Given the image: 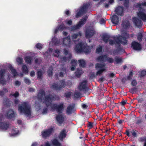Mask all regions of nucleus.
<instances>
[{
    "label": "nucleus",
    "mask_w": 146,
    "mask_h": 146,
    "mask_svg": "<svg viewBox=\"0 0 146 146\" xmlns=\"http://www.w3.org/2000/svg\"><path fill=\"white\" fill-rule=\"evenodd\" d=\"M38 99L41 102L44 103L48 107H51L52 110H55L57 112L60 113L56 115V120L59 124H61L64 122L65 116L62 114H60L64 108L63 104L62 103L51 104V102L54 100V97L51 96H46L44 91L42 90L39 91L38 95Z\"/></svg>",
    "instance_id": "1"
},
{
    "label": "nucleus",
    "mask_w": 146,
    "mask_h": 146,
    "mask_svg": "<svg viewBox=\"0 0 146 146\" xmlns=\"http://www.w3.org/2000/svg\"><path fill=\"white\" fill-rule=\"evenodd\" d=\"M129 25V22L126 21L123 22L122 24V29L121 31L122 36H119L118 37L113 38V39L115 41H113L110 39L109 44L111 45L113 44L115 42L117 43H121L125 45L127 44V41L126 38L128 36L126 32V29Z\"/></svg>",
    "instance_id": "2"
},
{
    "label": "nucleus",
    "mask_w": 146,
    "mask_h": 146,
    "mask_svg": "<svg viewBox=\"0 0 146 146\" xmlns=\"http://www.w3.org/2000/svg\"><path fill=\"white\" fill-rule=\"evenodd\" d=\"M146 6V3L144 2L143 3L141 4L140 3L136 4L133 7L135 9H138L139 10V12L137 13V15L143 21H146V14L145 11L143 8L144 6Z\"/></svg>",
    "instance_id": "3"
},
{
    "label": "nucleus",
    "mask_w": 146,
    "mask_h": 146,
    "mask_svg": "<svg viewBox=\"0 0 146 146\" xmlns=\"http://www.w3.org/2000/svg\"><path fill=\"white\" fill-rule=\"evenodd\" d=\"M18 110L21 114H24L29 118L31 115L30 107L27 102H23L22 106H19Z\"/></svg>",
    "instance_id": "4"
},
{
    "label": "nucleus",
    "mask_w": 146,
    "mask_h": 146,
    "mask_svg": "<svg viewBox=\"0 0 146 146\" xmlns=\"http://www.w3.org/2000/svg\"><path fill=\"white\" fill-rule=\"evenodd\" d=\"M92 48V46L90 47L87 46L86 43L82 44V42H80L76 46L74 49L78 53L84 52L86 54L90 52Z\"/></svg>",
    "instance_id": "5"
},
{
    "label": "nucleus",
    "mask_w": 146,
    "mask_h": 146,
    "mask_svg": "<svg viewBox=\"0 0 146 146\" xmlns=\"http://www.w3.org/2000/svg\"><path fill=\"white\" fill-rule=\"evenodd\" d=\"M64 53L66 57V58L63 57V58L59 56L60 54V52L58 50H55L53 54L54 55L57 57H58L60 58V61L62 62H64L66 61L67 60H69V59L71 58V54L68 52V50H64Z\"/></svg>",
    "instance_id": "6"
},
{
    "label": "nucleus",
    "mask_w": 146,
    "mask_h": 146,
    "mask_svg": "<svg viewBox=\"0 0 146 146\" xmlns=\"http://www.w3.org/2000/svg\"><path fill=\"white\" fill-rule=\"evenodd\" d=\"M88 18L87 16L84 17L79 22L78 24L76 26H74L72 28L70 29V31H73L76 29H79L81 26L83 25L85 23Z\"/></svg>",
    "instance_id": "7"
},
{
    "label": "nucleus",
    "mask_w": 146,
    "mask_h": 146,
    "mask_svg": "<svg viewBox=\"0 0 146 146\" xmlns=\"http://www.w3.org/2000/svg\"><path fill=\"white\" fill-rule=\"evenodd\" d=\"M104 64H100L97 63L96 65V70H98L97 72V75H100L104 71L106 70V68Z\"/></svg>",
    "instance_id": "8"
},
{
    "label": "nucleus",
    "mask_w": 146,
    "mask_h": 146,
    "mask_svg": "<svg viewBox=\"0 0 146 146\" xmlns=\"http://www.w3.org/2000/svg\"><path fill=\"white\" fill-rule=\"evenodd\" d=\"M70 40V36L63 38L61 43L64 48H68L71 46Z\"/></svg>",
    "instance_id": "9"
},
{
    "label": "nucleus",
    "mask_w": 146,
    "mask_h": 146,
    "mask_svg": "<svg viewBox=\"0 0 146 146\" xmlns=\"http://www.w3.org/2000/svg\"><path fill=\"white\" fill-rule=\"evenodd\" d=\"M66 84L64 81H61L59 83V85L56 84H54L50 85V87L56 90H59L61 88L65 87Z\"/></svg>",
    "instance_id": "10"
},
{
    "label": "nucleus",
    "mask_w": 146,
    "mask_h": 146,
    "mask_svg": "<svg viewBox=\"0 0 146 146\" xmlns=\"http://www.w3.org/2000/svg\"><path fill=\"white\" fill-rule=\"evenodd\" d=\"M89 7V6L87 4L84 5L80 11L78 12L77 11V13L76 16V17H78L82 14H83L84 13H85L87 11V9Z\"/></svg>",
    "instance_id": "11"
},
{
    "label": "nucleus",
    "mask_w": 146,
    "mask_h": 146,
    "mask_svg": "<svg viewBox=\"0 0 146 146\" xmlns=\"http://www.w3.org/2000/svg\"><path fill=\"white\" fill-rule=\"evenodd\" d=\"M3 118V116L1 115H0V129L5 131L7 130L9 126V125L6 123L1 122Z\"/></svg>",
    "instance_id": "12"
},
{
    "label": "nucleus",
    "mask_w": 146,
    "mask_h": 146,
    "mask_svg": "<svg viewBox=\"0 0 146 146\" xmlns=\"http://www.w3.org/2000/svg\"><path fill=\"white\" fill-rule=\"evenodd\" d=\"M99 62H104L108 60L110 63H112L113 62V59L111 58H108L106 55H104V56H100L97 59Z\"/></svg>",
    "instance_id": "13"
},
{
    "label": "nucleus",
    "mask_w": 146,
    "mask_h": 146,
    "mask_svg": "<svg viewBox=\"0 0 146 146\" xmlns=\"http://www.w3.org/2000/svg\"><path fill=\"white\" fill-rule=\"evenodd\" d=\"M131 46L133 49L136 50H140L141 49V46L140 44L136 42H133L131 44Z\"/></svg>",
    "instance_id": "14"
},
{
    "label": "nucleus",
    "mask_w": 146,
    "mask_h": 146,
    "mask_svg": "<svg viewBox=\"0 0 146 146\" xmlns=\"http://www.w3.org/2000/svg\"><path fill=\"white\" fill-rule=\"evenodd\" d=\"M5 117L11 119L15 116V114L14 111L12 110H9L5 115Z\"/></svg>",
    "instance_id": "15"
},
{
    "label": "nucleus",
    "mask_w": 146,
    "mask_h": 146,
    "mask_svg": "<svg viewBox=\"0 0 146 146\" xmlns=\"http://www.w3.org/2000/svg\"><path fill=\"white\" fill-rule=\"evenodd\" d=\"M111 20L112 23L115 24H117L120 19H119L116 15H114L111 17Z\"/></svg>",
    "instance_id": "16"
},
{
    "label": "nucleus",
    "mask_w": 146,
    "mask_h": 146,
    "mask_svg": "<svg viewBox=\"0 0 146 146\" xmlns=\"http://www.w3.org/2000/svg\"><path fill=\"white\" fill-rule=\"evenodd\" d=\"M5 72V71L4 69L1 70L0 72V83L4 85L5 84V81L3 79L4 74Z\"/></svg>",
    "instance_id": "17"
},
{
    "label": "nucleus",
    "mask_w": 146,
    "mask_h": 146,
    "mask_svg": "<svg viewBox=\"0 0 146 146\" xmlns=\"http://www.w3.org/2000/svg\"><path fill=\"white\" fill-rule=\"evenodd\" d=\"M86 81L84 80L80 83L78 86V88L80 91L84 90L86 87Z\"/></svg>",
    "instance_id": "18"
},
{
    "label": "nucleus",
    "mask_w": 146,
    "mask_h": 146,
    "mask_svg": "<svg viewBox=\"0 0 146 146\" xmlns=\"http://www.w3.org/2000/svg\"><path fill=\"white\" fill-rule=\"evenodd\" d=\"M133 22L135 23V25L138 27H141L142 25L141 21L136 17H134L133 19Z\"/></svg>",
    "instance_id": "19"
},
{
    "label": "nucleus",
    "mask_w": 146,
    "mask_h": 146,
    "mask_svg": "<svg viewBox=\"0 0 146 146\" xmlns=\"http://www.w3.org/2000/svg\"><path fill=\"white\" fill-rule=\"evenodd\" d=\"M53 131V129L52 128H50L48 130L42 132V135L43 137H46L52 133Z\"/></svg>",
    "instance_id": "20"
},
{
    "label": "nucleus",
    "mask_w": 146,
    "mask_h": 146,
    "mask_svg": "<svg viewBox=\"0 0 146 146\" xmlns=\"http://www.w3.org/2000/svg\"><path fill=\"white\" fill-rule=\"evenodd\" d=\"M94 31L93 29L87 30L86 32V36L87 38H90L94 34Z\"/></svg>",
    "instance_id": "21"
},
{
    "label": "nucleus",
    "mask_w": 146,
    "mask_h": 146,
    "mask_svg": "<svg viewBox=\"0 0 146 146\" xmlns=\"http://www.w3.org/2000/svg\"><path fill=\"white\" fill-rule=\"evenodd\" d=\"M66 135V130L65 129H63L60 132L59 138L62 141L63 140V139L64 138Z\"/></svg>",
    "instance_id": "22"
},
{
    "label": "nucleus",
    "mask_w": 146,
    "mask_h": 146,
    "mask_svg": "<svg viewBox=\"0 0 146 146\" xmlns=\"http://www.w3.org/2000/svg\"><path fill=\"white\" fill-rule=\"evenodd\" d=\"M19 133L20 132L18 129L16 128H13L11 129L10 134L12 136H15L19 134Z\"/></svg>",
    "instance_id": "23"
},
{
    "label": "nucleus",
    "mask_w": 146,
    "mask_h": 146,
    "mask_svg": "<svg viewBox=\"0 0 146 146\" xmlns=\"http://www.w3.org/2000/svg\"><path fill=\"white\" fill-rule=\"evenodd\" d=\"M123 8L121 7H119L116 8L115 12L117 14L121 15L123 13Z\"/></svg>",
    "instance_id": "24"
},
{
    "label": "nucleus",
    "mask_w": 146,
    "mask_h": 146,
    "mask_svg": "<svg viewBox=\"0 0 146 146\" xmlns=\"http://www.w3.org/2000/svg\"><path fill=\"white\" fill-rule=\"evenodd\" d=\"M66 29V27H65L64 25H62L59 27H57L54 30V33H56L58 31H62L63 30Z\"/></svg>",
    "instance_id": "25"
},
{
    "label": "nucleus",
    "mask_w": 146,
    "mask_h": 146,
    "mask_svg": "<svg viewBox=\"0 0 146 146\" xmlns=\"http://www.w3.org/2000/svg\"><path fill=\"white\" fill-rule=\"evenodd\" d=\"M24 59L26 63L29 64H31L33 61V58L31 57L30 56H26Z\"/></svg>",
    "instance_id": "26"
},
{
    "label": "nucleus",
    "mask_w": 146,
    "mask_h": 146,
    "mask_svg": "<svg viewBox=\"0 0 146 146\" xmlns=\"http://www.w3.org/2000/svg\"><path fill=\"white\" fill-rule=\"evenodd\" d=\"M76 65V61L74 59L72 60L71 61V65L72 67L70 68V70L72 71H74V68Z\"/></svg>",
    "instance_id": "27"
},
{
    "label": "nucleus",
    "mask_w": 146,
    "mask_h": 146,
    "mask_svg": "<svg viewBox=\"0 0 146 146\" xmlns=\"http://www.w3.org/2000/svg\"><path fill=\"white\" fill-rule=\"evenodd\" d=\"M73 108V106H68L66 110V113L68 114L71 113L72 111Z\"/></svg>",
    "instance_id": "28"
},
{
    "label": "nucleus",
    "mask_w": 146,
    "mask_h": 146,
    "mask_svg": "<svg viewBox=\"0 0 146 146\" xmlns=\"http://www.w3.org/2000/svg\"><path fill=\"white\" fill-rule=\"evenodd\" d=\"M59 41H57L56 38L54 37L52 40V41L50 43V45H51L52 43L54 45H57L59 44Z\"/></svg>",
    "instance_id": "29"
},
{
    "label": "nucleus",
    "mask_w": 146,
    "mask_h": 146,
    "mask_svg": "<svg viewBox=\"0 0 146 146\" xmlns=\"http://www.w3.org/2000/svg\"><path fill=\"white\" fill-rule=\"evenodd\" d=\"M9 68L10 70L12 72L13 76L15 77L17 75V73L16 71V70L14 69L11 65H10Z\"/></svg>",
    "instance_id": "30"
},
{
    "label": "nucleus",
    "mask_w": 146,
    "mask_h": 146,
    "mask_svg": "<svg viewBox=\"0 0 146 146\" xmlns=\"http://www.w3.org/2000/svg\"><path fill=\"white\" fill-rule=\"evenodd\" d=\"M83 72L81 69H78L75 72V74L77 77H79L82 74Z\"/></svg>",
    "instance_id": "31"
},
{
    "label": "nucleus",
    "mask_w": 146,
    "mask_h": 146,
    "mask_svg": "<svg viewBox=\"0 0 146 146\" xmlns=\"http://www.w3.org/2000/svg\"><path fill=\"white\" fill-rule=\"evenodd\" d=\"M17 62L18 64L21 65L22 64L23 62V59L22 57H18L16 59Z\"/></svg>",
    "instance_id": "32"
},
{
    "label": "nucleus",
    "mask_w": 146,
    "mask_h": 146,
    "mask_svg": "<svg viewBox=\"0 0 146 146\" xmlns=\"http://www.w3.org/2000/svg\"><path fill=\"white\" fill-rule=\"evenodd\" d=\"M22 70L23 72L25 74H27L28 73V70L27 67L25 65H23Z\"/></svg>",
    "instance_id": "33"
},
{
    "label": "nucleus",
    "mask_w": 146,
    "mask_h": 146,
    "mask_svg": "<svg viewBox=\"0 0 146 146\" xmlns=\"http://www.w3.org/2000/svg\"><path fill=\"white\" fill-rule=\"evenodd\" d=\"M81 35V33H79L78 34L76 35V34H74L72 36V38L74 42L76 43V44H77V41H75L74 40V39H75L79 37Z\"/></svg>",
    "instance_id": "34"
},
{
    "label": "nucleus",
    "mask_w": 146,
    "mask_h": 146,
    "mask_svg": "<svg viewBox=\"0 0 146 146\" xmlns=\"http://www.w3.org/2000/svg\"><path fill=\"white\" fill-rule=\"evenodd\" d=\"M52 143L54 146H61V145L56 139L52 141Z\"/></svg>",
    "instance_id": "35"
},
{
    "label": "nucleus",
    "mask_w": 146,
    "mask_h": 146,
    "mask_svg": "<svg viewBox=\"0 0 146 146\" xmlns=\"http://www.w3.org/2000/svg\"><path fill=\"white\" fill-rule=\"evenodd\" d=\"M79 65L80 66L83 67L85 64V62L83 60H78Z\"/></svg>",
    "instance_id": "36"
},
{
    "label": "nucleus",
    "mask_w": 146,
    "mask_h": 146,
    "mask_svg": "<svg viewBox=\"0 0 146 146\" xmlns=\"http://www.w3.org/2000/svg\"><path fill=\"white\" fill-rule=\"evenodd\" d=\"M19 96V93L16 92L14 94H12L10 95L11 97L13 98H16L17 97H18Z\"/></svg>",
    "instance_id": "37"
},
{
    "label": "nucleus",
    "mask_w": 146,
    "mask_h": 146,
    "mask_svg": "<svg viewBox=\"0 0 146 146\" xmlns=\"http://www.w3.org/2000/svg\"><path fill=\"white\" fill-rule=\"evenodd\" d=\"M122 62V60L121 58L117 57L115 58L114 62L115 63L117 64L121 63Z\"/></svg>",
    "instance_id": "38"
},
{
    "label": "nucleus",
    "mask_w": 146,
    "mask_h": 146,
    "mask_svg": "<svg viewBox=\"0 0 146 146\" xmlns=\"http://www.w3.org/2000/svg\"><path fill=\"white\" fill-rule=\"evenodd\" d=\"M114 2V0H109L108 4H106L105 5L106 7H109V5L113 4Z\"/></svg>",
    "instance_id": "39"
},
{
    "label": "nucleus",
    "mask_w": 146,
    "mask_h": 146,
    "mask_svg": "<svg viewBox=\"0 0 146 146\" xmlns=\"http://www.w3.org/2000/svg\"><path fill=\"white\" fill-rule=\"evenodd\" d=\"M103 38L104 41L106 42H107L109 39V36L106 35H104L103 36Z\"/></svg>",
    "instance_id": "40"
},
{
    "label": "nucleus",
    "mask_w": 146,
    "mask_h": 146,
    "mask_svg": "<svg viewBox=\"0 0 146 146\" xmlns=\"http://www.w3.org/2000/svg\"><path fill=\"white\" fill-rule=\"evenodd\" d=\"M102 48L100 46H99L97 48L96 52L97 53H99L102 51Z\"/></svg>",
    "instance_id": "41"
},
{
    "label": "nucleus",
    "mask_w": 146,
    "mask_h": 146,
    "mask_svg": "<svg viewBox=\"0 0 146 146\" xmlns=\"http://www.w3.org/2000/svg\"><path fill=\"white\" fill-rule=\"evenodd\" d=\"M81 94L79 92H76L74 94V97L76 98H78L80 97Z\"/></svg>",
    "instance_id": "42"
},
{
    "label": "nucleus",
    "mask_w": 146,
    "mask_h": 146,
    "mask_svg": "<svg viewBox=\"0 0 146 146\" xmlns=\"http://www.w3.org/2000/svg\"><path fill=\"white\" fill-rule=\"evenodd\" d=\"M65 23L66 24L70 25L72 24V21L71 20H66L65 21Z\"/></svg>",
    "instance_id": "43"
},
{
    "label": "nucleus",
    "mask_w": 146,
    "mask_h": 146,
    "mask_svg": "<svg viewBox=\"0 0 146 146\" xmlns=\"http://www.w3.org/2000/svg\"><path fill=\"white\" fill-rule=\"evenodd\" d=\"M42 72L40 71H38L37 72L38 78H41L42 75Z\"/></svg>",
    "instance_id": "44"
},
{
    "label": "nucleus",
    "mask_w": 146,
    "mask_h": 146,
    "mask_svg": "<svg viewBox=\"0 0 146 146\" xmlns=\"http://www.w3.org/2000/svg\"><path fill=\"white\" fill-rule=\"evenodd\" d=\"M142 34L141 33H138L137 36V39L138 40H141L142 38Z\"/></svg>",
    "instance_id": "45"
},
{
    "label": "nucleus",
    "mask_w": 146,
    "mask_h": 146,
    "mask_svg": "<svg viewBox=\"0 0 146 146\" xmlns=\"http://www.w3.org/2000/svg\"><path fill=\"white\" fill-rule=\"evenodd\" d=\"M36 46L37 48L40 49L42 48V45L40 44H37L36 45Z\"/></svg>",
    "instance_id": "46"
},
{
    "label": "nucleus",
    "mask_w": 146,
    "mask_h": 146,
    "mask_svg": "<svg viewBox=\"0 0 146 146\" xmlns=\"http://www.w3.org/2000/svg\"><path fill=\"white\" fill-rule=\"evenodd\" d=\"M24 82H25L27 84H29L31 83L30 81L28 78H25Z\"/></svg>",
    "instance_id": "47"
},
{
    "label": "nucleus",
    "mask_w": 146,
    "mask_h": 146,
    "mask_svg": "<svg viewBox=\"0 0 146 146\" xmlns=\"http://www.w3.org/2000/svg\"><path fill=\"white\" fill-rule=\"evenodd\" d=\"M52 68H50V69H49L48 72V75L49 76H51L52 74Z\"/></svg>",
    "instance_id": "48"
},
{
    "label": "nucleus",
    "mask_w": 146,
    "mask_h": 146,
    "mask_svg": "<svg viewBox=\"0 0 146 146\" xmlns=\"http://www.w3.org/2000/svg\"><path fill=\"white\" fill-rule=\"evenodd\" d=\"M132 72H130L129 75L127 76V79L128 80H130L132 78Z\"/></svg>",
    "instance_id": "49"
},
{
    "label": "nucleus",
    "mask_w": 146,
    "mask_h": 146,
    "mask_svg": "<svg viewBox=\"0 0 146 146\" xmlns=\"http://www.w3.org/2000/svg\"><path fill=\"white\" fill-rule=\"evenodd\" d=\"M129 0H125L124 5L126 7H128V5Z\"/></svg>",
    "instance_id": "50"
},
{
    "label": "nucleus",
    "mask_w": 146,
    "mask_h": 146,
    "mask_svg": "<svg viewBox=\"0 0 146 146\" xmlns=\"http://www.w3.org/2000/svg\"><path fill=\"white\" fill-rule=\"evenodd\" d=\"M105 21H106L104 19H102L100 20V23L101 24H104L105 23Z\"/></svg>",
    "instance_id": "51"
},
{
    "label": "nucleus",
    "mask_w": 146,
    "mask_h": 146,
    "mask_svg": "<svg viewBox=\"0 0 146 146\" xmlns=\"http://www.w3.org/2000/svg\"><path fill=\"white\" fill-rule=\"evenodd\" d=\"M146 74V71H142L141 73V76H143Z\"/></svg>",
    "instance_id": "52"
},
{
    "label": "nucleus",
    "mask_w": 146,
    "mask_h": 146,
    "mask_svg": "<svg viewBox=\"0 0 146 146\" xmlns=\"http://www.w3.org/2000/svg\"><path fill=\"white\" fill-rule=\"evenodd\" d=\"M131 84L132 85L134 86H135L137 84V82L135 80H133L131 82Z\"/></svg>",
    "instance_id": "53"
},
{
    "label": "nucleus",
    "mask_w": 146,
    "mask_h": 146,
    "mask_svg": "<svg viewBox=\"0 0 146 146\" xmlns=\"http://www.w3.org/2000/svg\"><path fill=\"white\" fill-rule=\"evenodd\" d=\"M71 95V93L69 92L66 93V96L67 97H69Z\"/></svg>",
    "instance_id": "54"
},
{
    "label": "nucleus",
    "mask_w": 146,
    "mask_h": 146,
    "mask_svg": "<svg viewBox=\"0 0 146 146\" xmlns=\"http://www.w3.org/2000/svg\"><path fill=\"white\" fill-rule=\"evenodd\" d=\"M52 49H50L49 50V52H46L45 54L44 55L46 56V55L49 54L51 52H52Z\"/></svg>",
    "instance_id": "55"
},
{
    "label": "nucleus",
    "mask_w": 146,
    "mask_h": 146,
    "mask_svg": "<svg viewBox=\"0 0 146 146\" xmlns=\"http://www.w3.org/2000/svg\"><path fill=\"white\" fill-rule=\"evenodd\" d=\"M35 74V73L34 71H32L30 73V76H33Z\"/></svg>",
    "instance_id": "56"
},
{
    "label": "nucleus",
    "mask_w": 146,
    "mask_h": 146,
    "mask_svg": "<svg viewBox=\"0 0 146 146\" xmlns=\"http://www.w3.org/2000/svg\"><path fill=\"white\" fill-rule=\"evenodd\" d=\"M15 85L16 86H19L20 85V82L19 81H16L15 82Z\"/></svg>",
    "instance_id": "57"
},
{
    "label": "nucleus",
    "mask_w": 146,
    "mask_h": 146,
    "mask_svg": "<svg viewBox=\"0 0 146 146\" xmlns=\"http://www.w3.org/2000/svg\"><path fill=\"white\" fill-rule=\"evenodd\" d=\"M47 110L46 109H44L42 111V113L43 114H46L47 112Z\"/></svg>",
    "instance_id": "58"
},
{
    "label": "nucleus",
    "mask_w": 146,
    "mask_h": 146,
    "mask_svg": "<svg viewBox=\"0 0 146 146\" xmlns=\"http://www.w3.org/2000/svg\"><path fill=\"white\" fill-rule=\"evenodd\" d=\"M143 140L144 141V146H146V138H143Z\"/></svg>",
    "instance_id": "59"
},
{
    "label": "nucleus",
    "mask_w": 146,
    "mask_h": 146,
    "mask_svg": "<svg viewBox=\"0 0 146 146\" xmlns=\"http://www.w3.org/2000/svg\"><path fill=\"white\" fill-rule=\"evenodd\" d=\"M127 103V101L126 100H123L121 102V103L122 105H125Z\"/></svg>",
    "instance_id": "60"
},
{
    "label": "nucleus",
    "mask_w": 146,
    "mask_h": 146,
    "mask_svg": "<svg viewBox=\"0 0 146 146\" xmlns=\"http://www.w3.org/2000/svg\"><path fill=\"white\" fill-rule=\"evenodd\" d=\"M82 107L83 109H85L87 108V106L86 104H84L82 105Z\"/></svg>",
    "instance_id": "61"
},
{
    "label": "nucleus",
    "mask_w": 146,
    "mask_h": 146,
    "mask_svg": "<svg viewBox=\"0 0 146 146\" xmlns=\"http://www.w3.org/2000/svg\"><path fill=\"white\" fill-rule=\"evenodd\" d=\"M29 91L31 92H33L34 91V90L33 88H31L29 89Z\"/></svg>",
    "instance_id": "62"
},
{
    "label": "nucleus",
    "mask_w": 146,
    "mask_h": 146,
    "mask_svg": "<svg viewBox=\"0 0 146 146\" xmlns=\"http://www.w3.org/2000/svg\"><path fill=\"white\" fill-rule=\"evenodd\" d=\"M135 90L134 88H132L130 90V91L131 93H134V91H135Z\"/></svg>",
    "instance_id": "63"
},
{
    "label": "nucleus",
    "mask_w": 146,
    "mask_h": 146,
    "mask_svg": "<svg viewBox=\"0 0 146 146\" xmlns=\"http://www.w3.org/2000/svg\"><path fill=\"white\" fill-rule=\"evenodd\" d=\"M45 146H50V145L48 142H47L45 143Z\"/></svg>",
    "instance_id": "64"
}]
</instances>
